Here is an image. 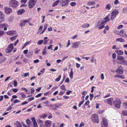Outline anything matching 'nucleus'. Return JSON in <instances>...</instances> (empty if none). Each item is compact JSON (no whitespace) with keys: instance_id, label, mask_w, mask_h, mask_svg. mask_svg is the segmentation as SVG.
I'll list each match as a JSON object with an SVG mask.
<instances>
[{"instance_id":"1","label":"nucleus","mask_w":127,"mask_h":127,"mask_svg":"<svg viewBox=\"0 0 127 127\" xmlns=\"http://www.w3.org/2000/svg\"><path fill=\"white\" fill-rule=\"evenodd\" d=\"M40 127H50L52 123V122L50 121H46L44 124L42 120L40 119L36 120Z\"/></svg>"},{"instance_id":"2","label":"nucleus","mask_w":127,"mask_h":127,"mask_svg":"<svg viewBox=\"0 0 127 127\" xmlns=\"http://www.w3.org/2000/svg\"><path fill=\"white\" fill-rule=\"evenodd\" d=\"M110 21V19H109L107 20H100L99 21L96 25V26H99L98 28L99 29H101L103 28L104 27V25L108 21Z\"/></svg>"},{"instance_id":"3","label":"nucleus","mask_w":127,"mask_h":127,"mask_svg":"<svg viewBox=\"0 0 127 127\" xmlns=\"http://www.w3.org/2000/svg\"><path fill=\"white\" fill-rule=\"evenodd\" d=\"M9 6L13 8L16 7L18 5V2L15 0H10L9 3Z\"/></svg>"},{"instance_id":"4","label":"nucleus","mask_w":127,"mask_h":127,"mask_svg":"<svg viewBox=\"0 0 127 127\" xmlns=\"http://www.w3.org/2000/svg\"><path fill=\"white\" fill-rule=\"evenodd\" d=\"M122 101L119 98H117L116 100H114L113 104L115 105V107L117 108H120Z\"/></svg>"},{"instance_id":"5","label":"nucleus","mask_w":127,"mask_h":127,"mask_svg":"<svg viewBox=\"0 0 127 127\" xmlns=\"http://www.w3.org/2000/svg\"><path fill=\"white\" fill-rule=\"evenodd\" d=\"M37 0H29L28 3V7L30 8H33Z\"/></svg>"},{"instance_id":"6","label":"nucleus","mask_w":127,"mask_h":127,"mask_svg":"<svg viewBox=\"0 0 127 127\" xmlns=\"http://www.w3.org/2000/svg\"><path fill=\"white\" fill-rule=\"evenodd\" d=\"M91 119L92 121L95 123H99L98 116L96 114H93L91 116Z\"/></svg>"},{"instance_id":"7","label":"nucleus","mask_w":127,"mask_h":127,"mask_svg":"<svg viewBox=\"0 0 127 127\" xmlns=\"http://www.w3.org/2000/svg\"><path fill=\"white\" fill-rule=\"evenodd\" d=\"M119 13V11L117 9H115L111 13V19L113 20L116 17Z\"/></svg>"},{"instance_id":"8","label":"nucleus","mask_w":127,"mask_h":127,"mask_svg":"<svg viewBox=\"0 0 127 127\" xmlns=\"http://www.w3.org/2000/svg\"><path fill=\"white\" fill-rule=\"evenodd\" d=\"M102 120L101 123V127H107L108 123L107 119L104 118H102Z\"/></svg>"},{"instance_id":"9","label":"nucleus","mask_w":127,"mask_h":127,"mask_svg":"<svg viewBox=\"0 0 127 127\" xmlns=\"http://www.w3.org/2000/svg\"><path fill=\"white\" fill-rule=\"evenodd\" d=\"M104 101L105 102L108 104L110 105H112V103H113L114 100L112 98H111L105 99L104 100Z\"/></svg>"},{"instance_id":"10","label":"nucleus","mask_w":127,"mask_h":127,"mask_svg":"<svg viewBox=\"0 0 127 127\" xmlns=\"http://www.w3.org/2000/svg\"><path fill=\"white\" fill-rule=\"evenodd\" d=\"M13 43L10 44L8 47L5 50V51L6 53H10L13 49Z\"/></svg>"},{"instance_id":"11","label":"nucleus","mask_w":127,"mask_h":127,"mask_svg":"<svg viewBox=\"0 0 127 127\" xmlns=\"http://www.w3.org/2000/svg\"><path fill=\"white\" fill-rule=\"evenodd\" d=\"M117 60L119 61L117 62L118 64H122L125 60L124 58L122 56L118 57L117 58Z\"/></svg>"},{"instance_id":"12","label":"nucleus","mask_w":127,"mask_h":127,"mask_svg":"<svg viewBox=\"0 0 127 127\" xmlns=\"http://www.w3.org/2000/svg\"><path fill=\"white\" fill-rule=\"evenodd\" d=\"M4 9L5 13L7 14H10L12 11V9L8 7H5Z\"/></svg>"},{"instance_id":"13","label":"nucleus","mask_w":127,"mask_h":127,"mask_svg":"<svg viewBox=\"0 0 127 127\" xmlns=\"http://www.w3.org/2000/svg\"><path fill=\"white\" fill-rule=\"evenodd\" d=\"M30 21V20L29 19L21 20L20 23V25L21 27L24 26L26 24L29 23Z\"/></svg>"},{"instance_id":"14","label":"nucleus","mask_w":127,"mask_h":127,"mask_svg":"<svg viewBox=\"0 0 127 127\" xmlns=\"http://www.w3.org/2000/svg\"><path fill=\"white\" fill-rule=\"evenodd\" d=\"M123 67L120 66L117 68L116 71L117 73L122 74L123 73Z\"/></svg>"},{"instance_id":"15","label":"nucleus","mask_w":127,"mask_h":127,"mask_svg":"<svg viewBox=\"0 0 127 127\" xmlns=\"http://www.w3.org/2000/svg\"><path fill=\"white\" fill-rule=\"evenodd\" d=\"M62 4V6H67L68 5V2L69 0H60Z\"/></svg>"},{"instance_id":"16","label":"nucleus","mask_w":127,"mask_h":127,"mask_svg":"<svg viewBox=\"0 0 127 127\" xmlns=\"http://www.w3.org/2000/svg\"><path fill=\"white\" fill-rule=\"evenodd\" d=\"M16 32L14 31H10L6 32V33L8 35H13Z\"/></svg>"},{"instance_id":"17","label":"nucleus","mask_w":127,"mask_h":127,"mask_svg":"<svg viewBox=\"0 0 127 127\" xmlns=\"http://www.w3.org/2000/svg\"><path fill=\"white\" fill-rule=\"evenodd\" d=\"M79 44V42H76L73 44L72 47L74 48H77L78 47V45Z\"/></svg>"},{"instance_id":"18","label":"nucleus","mask_w":127,"mask_h":127,"mask_svg":"<svg viewBox=\"0 0 127 127\" xmlns=\"http://www.w3.org/2000/svg\"><path fill=\"white\" fill-rule=\"evenodd\" d=\"M116 42H120L122 43L125 42L124 40L122 38H119L116 39Z\"/></svg>"},{"instance_id":"19","label":"nucleus","mask_w":127,"mask_h":127,"mask_svg":"<svg viewBox=\"0 0 127 127\" xmlns=\"http://www.w3.org/2000/svg\"><path fill=\"white\" fill-rule=\"evenodd\" d=\"M115 52L119 55H123L124 53L121 50H115Z\"/></svg>"},{"instance_id":"20","label":"nucleus","mask_w":127,"mask_h":127,"mask_svg":"<svg viewBox=\"0 0 127 127\" xmlns=\"http://www.w3.org/2000/svg\"><path fill=\"white\" fill-rule=\"evenodd\" d=\"M71 72L69 74V77L70 79H72L73 78V72L72 68L71 69Z\"/></svg>"},{"instance_id":"21","label":"nucleus","mask_w":127,"mask_h":127,"mask_svg":"<svg viewBox=\"0 0 127 127\" xmlns=\"http://www.w3.org/2000/svg\"><path fill=\"white\" fill-rule=\"evenodd\" d=\"M61 2V1L60 0H58L55 1L52 5L53 7H54L57 5L59 2Z\"/></svg>"},{"instance_id":"22","label":"nucleus","mask_w":127,"mask_h":127,"mask_svg":"<svg viewBox=\"0 0 127 127\" xmlns=\"http://www.w3.org/2000/svg\"><path fill=\"white\" fill-rule=\"evenodd\" d=\"M25 12V10L23 9H21L19 10L18 12V14L19 15L22 14Z\"/></svg>"},{"instance_id":"23","label":"nucleus","mask_w":127,"mask_h":127,"mask_svg":"<svg viewBox=\"0 0 127 127\" xmlns=\"http://www.w3.org/2000/svg\"><path fill=\"white\" fill-rule=\"evenodd\" d=\"M6 60V58L5 57H3L0 58V64L3 62H4Z\"/></svg>"},{"instance_id":"24","label":"nucleus","mask_w":127,"mask_h":127,"mask_svg":"<svg viewBox=\"0 0 127 127\" xmlns=\"http://www.w3.org/2000/svg\"><path fill=\"white\" fill-rule=\"evenodd\" d=\"M88 4L90 5H95V2L94 1H90L88 2Z\"/></svg>"},{"instance_id":"25","label":"nucleus","mask_w":127,"mask_h":127,"mask_svg":"<svg viewBox=\"0 0 127 127\" xmlns=\"http://www.w3.org/2000/svg\"><path fill=\"white\" fill-rule=\"evenodd\" d=\"M89 26V24H85L82 26V27L83 28H85L88 27Z\"/></svg>"},{"instance_id":"26","label":"nucleus","mask_w":127,"mask_h":127,"mask_svg":"<svg viewBox=\"0 0 127 127\" xmlns=\"http://www.w3.org/2000/svg\"><path fill=\"white\" fill-rule=\"evenodd\" d=\"M61 75H60L55 80L56 82H59L61 78Z\"/></svg>"},{"instance_id":"27","label":"nucleus","mask_w":127,"mask_h":127,"mask_svg":"<svg viewBox=\"0 0 127 127\" xmlns=\"http://www.w3.org/2000/svg\"><path fill=\"white\" fill-rule=\"evenodd\" d=\"M122 113L124 116H127V111L124 110L122 111Z\"/></svg>"},{"instance_id":"28","label":"nucleus","mask_w":127,"mask_h":127,"mask_svg":"<svg viewBox=\"0 0 127 127\" xmlns=\"http://www.w3.org/2000/svg\"><path fill=\"white\" fill-rule=\"evenodd\" d=\"M4 16V15L3 13L1 11H0V19L3 18Z\"/></svg>"},{"instance_id":"29","label":"nucleus","mask_w":127,"mask_h":127,"mask_svg":"<svg viewBox=\"0 0 127 127\" xmlns=\"http://www.w3.org/2000/svg\"><path fill=\"white\" fill-rule=\"evenodd\" d=\"M26 122L27 125L28 126L30 125V123H31V122L29 119H27L26 120Z\"/></svg>"},{"instance_id":"30","label":"nucleus","mask_w":127,"mask_h":127,"mask_svg":"<svg viewBox=\"0 0 127 127\" xmlns=\"http://www.w3.org/2000/svg\"><path fill=\"white\" fill-rule=\"evenodd\" d=\"M17 35H15V36H13L12 37L10 38V39L11 41H13L14 39H16V37H17Z\"/></svg>"},{"instance_id":"31","label":"nucleus","mask_w":127,"mask_h":127,"mask_svg":"<svg viewBox=\"0 0 127 127\" xmlns=\"http://www.w3.org/2000/svg\"><path fill=\"white\" fill-rule=\"evenodd\" d=\"M16 123L17 127H23L19 122H17Z\"/></svg>"},{"instance_id":"32","label":"nucleus","mask_w":127,"mask_h":127,"mask_svg":"<svg viewBox=\"0 0 127 127\" xmlns=\"http://www.w3.org/2000/svg\"><path fill=\"white\" fill-rule=\"evenodd\" d=\"M1 26L2 27H7L8 26V25L7 24H6L4 23L3 24L1 25Z\"/></svg>"},{"instance_id":"33","label":"nucleus","mask_w":127,"mask_h":127,"mask_svg":"<svg viewBox=\"0 0 127 127\" xmlns=\"http://www.w3.org/2000/svg\"><path fill=\"white\" fill-rule=\"evenodd\" d=\"M122 11L124 13H126L127 12V8H123L122 10Z\"/></svg>"},{"instance_id":"34","label":"nucleus","mask_w":127,"mask_h":127,"mask_svg":"<svg viewBox=\"0 0 127 127\" xmlns=\"http://www.w3.org/2000/svg\"><path fill=\"white\" fill-rule=\"evenodd\" d=\"M111 6V5L110 4H108L106 6V8L108 10H109L110 9Z\"/></svg>"},{"instance_id":"35","label":"nucleus","mask_w":127,"mask_h":127,"mask_svg":"<svg viewBox=\"0 0 127 127\" xmlns=\"http://www.w3.org/2000/svg\"><path fill=\"white\" fill-rule=\"evenodd\" d=\"M60 88L64 90V91H65V86L64 85H62L60 87Z\"/></svg>"},{"instance_id":"36","label":"nucleus","mask_w":127,"mask_h":127,"mask_svg":"<svg viewBox=\"0 0 127 127\" xmlns=\"http://www.w3.org/2000/svg\"><path fill=\"white\" fill-rule=\"evenodd\" d=\"M82 93L83 96H85V95L87 94V92L85 91H84L82 92Z\"/></svg>"},{"instance_id":"37","label":"nucleus","mask_w":127,"mask_h":127,"mask_svg":"<svg viewBox=\"0 0 127 127\" xmlns=\"http://www.w3.org/2000/svg\"><path fill=\"white\" fill-rule=\"evenodd\" d=\"M76 3L74 2H72L70 4V5L72 6H74L76 5Z\"/></svg>"},{"instance_id":"38","label":"nucleus","mask_w":127,"mask_h":127,"mask_svg":"<svg viewBox=\"0 0 127 127\" xmlns=\"http://www.w3.org/2000/svg\"><path fill=\"white\" fill-rule=\"evenodd\" d=\"M34 97H32L31 98H29L28 99V100L30 102L32 100H33L34 99Z\"/></svg>"},{"instance_id":"39","label":"nucleus","mask_w":127,"mask_h":127,"mask_svg":"<svg viewBox=\"0 0 127 127\" xmlns=\"http://www.w3.org/2000/svg\"><path fill=\"white\" fill-rule=\"evenodd\" d=\"M123 105L124 107L126 108H127V103L126 102H124L123 103Z\"/></svg>"},{"instance_id":"40","label":"nucleus","mask_w":127,"mask_h":127,"mask_svg":"<svg viewBox=\"0 0 127 127\" xmlns=\"http://www.w3.org/2000/svg\"><path fill=\"white\" fill-rule=\"evenodd\" d=\"M28 0H21V3L22 4H24Z\"/></svg>"},{"instance_id":"41","label":"nucleus","mask_w":127,"mask_h":127,"mask_svg":"<svg viewBox=\"0 0 127 127\" xmlns=\"http://www.w3.org/2000/svg\"><path fill=\"white\" fill-rule=\"evenodd\" d=\"M47 114H45L42 115L41 116V117L43 119H45L47 117Z\"/></svg>"},{"instance_id":"42","label":"nucleus","mask_w":127,"mask_h":127,"mask_svg":"<svg viewBox=\"0 0 127 127\" xmlns=\"http://www.w3.org/2000/svg\"><path fill=\"white\" fill-rule=\"evenodd\" d=\"M100 78L101 80H103L104 79V74L103 73H101V74Z\"/></svg>"},{"instance_id":"43","label":"nucleus","mask_w":127,"mask_h":127,"mask_svg":"<svg viewBox=\"0 0 127 127\" xmlns=\"http://www.w3.org/2000/svg\"><path fill=\"white\" fill-rule=\"evenodd\" d=\"M84 100H83L81 101L80 103H79L78 106L79 107H80L81 106L83 103L84 102Z\"/></svg>"},{"instance_id":"44","label":"nucleus","mask_w":127,"mask_h":127,"mask_svg":"<svg viewBox=\"0 0 127 127\" xmlns=\"http://www.w3.org/2000/svg\"><path fill=\"white\" fill-rule=\"evenodd\" d=\"M43 42L42 40H39L38 42V44L39 45L41 44Z\"/></svg>"},{"instance_id":"45","label":"nucleus","mask_w":127,"mask_h":127,"mask_svg":"<svg viewBox=\"0 0 127 127\" xmlns=\"http://www.w3.org/2000/svg\"><path fill=\"white\" fill-rule=\"evenodd\" d=\"M20 95H21L22 97L23 98H25L26 97V95L24 94L23 93H20Z\"/></svg>"},{"instance_id":"46","label":"nucleus","mask_w":127,"mask_h":127,"mask_svg":"<svg viewBox=\"0 0 127 127\" xmlns=\"http://www.w3.org/2000/svg\"><path fill=\"white\" fill-rule=\"evenodd\" d=\"M33 127H38L37 124L36 122L33 123Z\"/></svg>"},{"instance_id":"47","label":"nucleus","mask_w":127,"mask_h":127,"mask_svg":"<svg viewBox=\"0 0 127 127\" xmlns=\"http://www.w3.org/2000/svg\"><path fill=\"white\" fill-rule=\"evenodd\" d=\"M31 120L32 121L33 123L36 122L35 120V119L34 117H32L31 118Z\"/></svg>"},{"instance_id":"48","label":"nucleus","mask_w":127,"mask_h":127,"mask_svg":"<svg viewBox=\"0 0 127 127\" xmlns=\"http://www.w3.org/2000/svg\"><path fill=\"white\" fill-rule=\"evenodd\" d=\"M114 3L115 5H117L119 3L118 0H115L114 2Z\"/></svg>"},{"instance_id":"49","label":"nucleus","mask_w":127,"mask_h":127,"mask_svg":"<svg viewBox=\"0 0 127 127\" xmlns=\"http://www.w3.org/2000/svg\"><path fill=\"white\" fill-rule=\"evenodd\" d=\"M116 57V54L115 53H114L112 55V58L113 59H115Z\"/></svg>"},{"instance_id":"50","label":"nucleus","mask_w":127,"mask_h":127,"mask_svg":"<svg viewBox=\"0 0 127 127\" xmlns=\"http://www.w3.org/2000/svg\"><path fill=\"white\" fill-rule=\"evenodd\" d=\"M65 92V91H61L59 93V95H62Z\"/></svg>"},{"instance_id":"51","label":"nucleus","mask_w":127,"mask_h":127,"mask_svg":"<svg viewBox=\"0 0 127 127\" xmlns=\"http://www.w3.org/2000/svg\"><path fill=\"white\" fill-rule=\"evenodd\" d=\"M65 82L67 83H68L69 82V79L68 78H66L65 80Z\"/></svg>"},{"instance_id":"52","label":"nucleus","mask_w":127,"mask_h":127,"mask_svg":"<svg viewBox=\"0 0 127 127\" xmlns=\"http://www.w3.org/2000/svg\"><path fill=\"white\" fill-rule=\"evenodd\" d=\"M17 85V82L16 80H14V86H16Z\"/></svg>"},{"instance_id":"53","label":"nucleus","mask_w":127,"mask_h":127,"mask_svg":"<svg viewBox=\"0 0 127 127\" xmlns=\"http://www.w3.org/2000/svg\"><path fill=\"white\" fill-rule=\"evenodd\" d=\"M123 27V26L122 25H121L117 27V29H120L121 28H122Z\"/></svg>"},{"instance_id":"54","label":"nucleus","mask_w":127,"mask_h":127,"mask_svg":"<svg viewBox=\"0 0 127 127\" xmlns=\"http://www.w3.org/2000/svg\"><path fill=\"white\" fill-rule=\"evenodd\" d=\"M50 94V93L49 92H47L45 93L44 94V95H49Z\"/></svg>"},{"instance_id":"55","label":"nucleus","mask_w":127,"mask_h":127,"mask_svg":"<svg viewBox=\"0 0 127 127\" xmlns=\"http://www.w3.org/2000/svg\"><path fill=\"white\" fill-rule=\"evenodd\" d=\"M47 28V25L46 24H45L44 25V28L43 30H45Z\"/></svg>"},{"instance_id":"56","label":"nucleus","mask_w":127,"mask_h":127,"mask_svg":"<svg viewBox=\"0 0 127 127\" xmlns=\"http://www.w3.org/2000/svg\"><path fill=\"white\" fill-rule=\"evenodd\" d=\"M30 42V41L28 42L25 43L23 47H25Z\"/></svg>"},{"instance_id":"57","label":"nucleus","mask_w":127,"mask_h":127,"mask_svg":"<svg viewBox=\"0 0 127 127\" xmlns=\"http://www.w3.org/2000/svg\"><path fill=\"white\" fill-rule=\"evenodd\" d=\"M70 41L69 40H68V42L66 47L67 48L68 47V46L70 45Z\"/></svg>"},{"instance_id":"58","label":"nucleus","mask_w":127,"mask_h":127,"mask_svg":"<svg viewBox=\"0 0 127 127\" xmlns=\"http://www.w3.org/2000/svg\"><path fill=\"white\" fill-rule=\"evenodd\" d=\"M122 64L127 65V61L125 60Z\"/></svg>"},{"instance_id":"59","label":"nucleus","mask_w":127,"mask_h":127,"mask_svg":"<svg viewBox=\"0 0 127 127\" xmlns=\"http://www.w3.org/2000/svg\"><path fill=\"white\" fill-rule=\"evenodd\" d=\"M72 91L70 90H68L66 93V94L67 95H69L70 93L72 92Z\"/></svg>"},{"instance_id":"60","label":"nucleus","mask_w":127,"mask_h":127,"mask_svg":"<svg viewBox=\"0 0 127 127\" xmlns=\"http://www.w3.org/2000/svg\"><path fill=\"white\" fill-rule=\"evenodd\" d=\"M19 102V100H18L17 99H16L14 100V101L13 102L14 103H18Z\"/></svg>"},{"instance_id":"61","label":"nucleus","mask_w":127,"mask_h":127,"mask_svg":"<svg viewBox=\"0 0 127 127\" xmlns=\"http://www.w3.org/2000/svg\"><path fill=\"white\" fill-rule=\"evenodd\" d=\"M29 75V73L28 72L26 73H25L24 76L25 77H26L27 76H28Z\"/></svg>"},{"instance_id":"62","label":"nucleus","mask_w":127,"mask_h":127,"mask_svg":"<svg viewBox=\"0 0 127 127\" xmlns=\"http://www.w3.org/2000/svg\"><path fill=\"white\" fill-rule=\"evenodd\" d=\"M90 103V102L89 100H87V102L85 103V105H88Z\"/></svg>"},{"instance_id":"63","label":"nucleus","mask_w":127,"mask_h":127,"mask_svg":"<svg viewBox=\"0 0 127 127\" xmlns=\"http://www.w3.org/2000/svg\"><path fill=\"white\" fill-rule=\"evenodd\" d=\"M41 93H39L37 94V95H36L35 96V97H38L40 96L41 95Z\"/></svg>"},{"instance_id":"64","label":"nucleus","mask_w":127,"mask_h":127,"mask_svg":"<svg viewBox=\"0 0 127 127\" xmlns=\"http://www.w3.org/2000/svg\"><path fill=\"white\" fill-rule=\"evenodd\" d=\"M28 52V50H24L23 51V53L25 54H26Z\"/></svg>"}]
</instances>
